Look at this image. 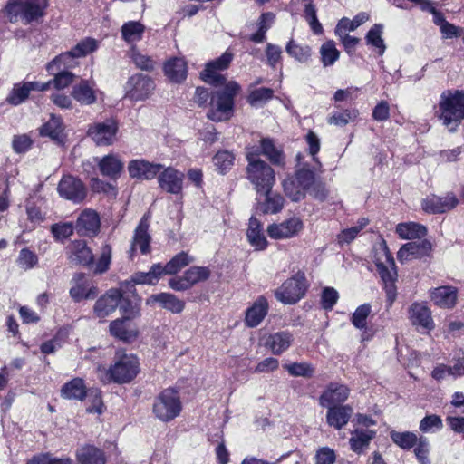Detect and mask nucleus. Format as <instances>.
Returning a JSON list of instances; mask_svg holds the SVG:
<instances>
[{"label": "nucleus", "mask_w": 464, "mask_h": 464, "mask_svg": "<svg viewBox=\"0 0 464 464\" xmlns=\"http://www.w3.org/2000/svg\"><path fill=\"white\" fill-rule=\"evenodd\" d=\"M234 54L227 50L220 57L207 63L201 72V78L207 83L218 89L211 93L209 110L207 116L213 121H225L231 119L234 114L235 98L241 88L235 81H227L220 71L228 68Z\"/></svg>", "instance_id": "obj_1"}, {"label": "nucleus", "mask_w": 464, "mask_h": 464, "mask_svg": "<svg viewBox=\"0 0 464 464\" xmlns=\"http://www.w3.org/2000/svg\"><path fill=\"white\" fill-rule=\"evenodd\" d=\"M435 114L450 131H455L464 120V91H444Z\"/></svg>", "instance_id": "obj_2"}, {"label": "nucleus", "mask_w": 464, "mask_h": 464, "mask_svg": "<svg viewBox=\"0 0 464 464\" xmlns=\"http://www.w3.org/2000/svg\"><path fill=\"white\" fill-rule=\"evenodd\" d=\"M47 6L48 0H8L5 12L11 23L29 24L43 18Z\"/></svg>", "instance_id": "obj_3"}, {"label": "nucleus", "mask_w": 464, "mask_h": 464, "mask_svg": "<svg viewBox=\"0 0 464 464\" xmlns=\"http://www.w3.org/2000/svg\"><path fill=\"white\" fill-rule=\"evenodd\" d=\"M373 260L377 272L385 285L387 298L392 304L396 297L394 282L397 278V272L394 259L384 240L374 247Z\"/></svg>", "instance_id": "obj_4"}, {"label": "nucleus", "mask_w": 464, "mask_h": 464, "mask_svg": "<svg viewBox=\"0 0 464 464\" xmlns=\"http://www.w3.org/2000/svg\"><path fill=\"white\" fill-rule=\"evenodd\" d=\"M248 161L246 167L247 179L255 186L257 193L267 194L276 182L274 169L258 158V154L253 151L246 153Z\"/></svg>", "instance_id": "obj_5"}, {"label": "nucleus", "mask_w": 464, "mask_h": 464, "mask_svg": "<svg viewBox=\"0 0 464 464\" xmlns=\"http://www.w3.org/2000/svg\"><path fill=\"white\" fill-rule=\"evenodd\" d=\"M139 372V362L132 354L116 353L114 364L106 372L109 382L128 383L133 380Z\"/></svg>", "instance_id": "obj_6"}, {"label": "nucleus", "mask_w": 464, "mask_h": 464, "mask_svg": "<svg viewBox=\"0 0 464 464\" xmlns=\"http://www.w3.org/2000/svg\"><path fill=\"white\" fill-rule=\"evenodd\" d=\"M181 401L179 396L173 389H166L155 399L153 413L157 419L168 422L179 415Z\"/></svg>", "instance_id": "obj_7"}, {"label": "nucleus", "mask_w": 464, "mask_h": 464, "mask_svg": "<svg viewBox=\"0 0 464 464\" xmlns=\"http://www.w3.org/2000/svg\"><path fill=\"white\" fill-rule=\"evenodd\" d=\"M98 48V42L93 38H85L78 43L71 51L61 53L53 59L46 65L49 73H54L58 67V63H63L64 67H72L74 64L73 60L86 56L88 53L94 52Z\"/></svg>", "instance_id": "obj_8"}, {"label": "nucleus", "mask_w": 464, "mask_h": 464, "mask_svg": "<svg viewBox=\"0 0 464 464\" xmlns=\"http://www.w3.org/2000/svg\"><path fill=\"white\" fill-rule=\"evenodd\" d=\"M306 288L304 273L299 271L285 280L276 291L275 295L278 301L284 304H295L304 295Z\"/></svg>", "instance_id": "obj_9"}, {"label": "nucleus", "mask_w": 464, "mask_h": 464, "mask_svg": "<svg viewBox=\"0 0 464 464\" xmlns=\"http://www.w3.org/2000/svg\"><path fill=\"white\" fill-rule=\"evenodd\" d=\"M155 89L153 80L146 74L137 73L127 81L124 86V97L132 102L144 101Z\"/></svg>", "instance_id": "obj_10"}, {"label": "nucleus", "mask_w": 464, "mask_h": 464, "mask_svg": "<svg viewBox=\"0 0 464 464\" xmlns=\"http://www.w3.org/2000/svg\"><path fill=\"white\" fill-rule=\"evenodd\" d=\"M118 125L114 120L109 119L102 122L90 125L87 135L98 146L111 145L116 140Z\"/></svg>", "instance_id": "obj_11"}, {"label": "nucleus", "mask_w": 464, "mask_h": 464, "mask_svg": "<svg viewBox=\"0 0 464 464\" xmlns=\"http://www.w3.org/2000/svg\"><path fill=\"white\" fill-rule=\"evenodd\" d=\"M59 195L74 203L82 202L86 197V188L81 179L72 176L62 178L57 188Z\"/></svg>", "instance_id": "obj_12"}, {"label": "nucleus", "mask_w": 464, "mask_h": 464, "mask_svg": "<svg viewBox=\"0 0 464 464\" xmlns=\"http://www.w3.org/2000/svg\"><path fill=\"white\" fill-rule=\"evenodd\" d=\"M162 168L161 164L150 162L143 159L132 160L128 164L130 177L140 180L153 179Z\"/></svg>", "instance_id": "obj_13"}, {"label": "nucleus", "mask_w": 464, "mask_h": 464, "mask_svg": "<svg viewBox=\"0 0 464 464\" xmlns=\"http://www.w3.org/2000/svg\"><path fill=\"white\" fill-rule=\"evenodd\" d=\"M459 203L453 193H448L444 197L430 195L423 199L422 208L427 213L439 214L453 209Z\"/></svg>", "instance_id": "obj_14"}, {"label": "nucleus", "mask_w": 464, "mask_h": 464, "mask_svg": "<svg viewBox=\"0 0 464 464\" xmlns=\"http://www.w3.org/2000/svg\"><path fill=\"white\" fill-rule=\"evenodd\" d=\"M50 87V82L40 83L37 82H24L14 85L6 98V102L14 106L24 102L32 91H45Z\"/></svg>", "instance_id": "obj_15"}, {"label": "nucleus", "mask_w": 464, "mask_h": 464, "mask_svg": "<svg viewBox=\"0 0 464 464\" xmlns=\"http://www.w3.org/2000/svg\"><path fill=\"white\" fill-rule=\"evenodd\" d=\"M122 295L120 290L111 288L102 295L95 303L93 312L98 318H105L119 306Z\"/></svg>", "instance_id": "obj_16"}, {"label": "nucleus", "mask_w": 464, "mask_h": 464, "mask_svg": "<svg viewBox=\"0 0 464 464\" xmlns=\"http://www.w3.org/2000/svg\"><path fill=\"white\" fill-rule=\"evenodd\" d=\"M184 174L173 168H166L159 173L160 187L171 194H179L183 188Z\"/></svg>", "instance_id": "obj_17"}, {"label": "nucleus", "mask_w": 464, "mask_h": 464, "mask_svg": "<svg viewBox=\"0 0 464 464\" xmlns=\"http://www.w3.org/2000/svg\"><path fill=\"white\" fill-rule=\"evenodd\" d=\"M409 319L418 329L431 331L435 327L430 308L420 303H413L409 307Z\"/></svg>", "instance_id": "obj_18"}, {"label": "nucleus", "mask_w": 464, "mask_h": 464, "mask_svg": "<svg viewBox=\"0 0 464 464\" xmlns=\"http://www.w3.org/2000/svg\"><path fill=\"white\" fill-rule=\"evenodd\" d=\"M350 390L347 386L339 383H330L326 390L321 394L319 403L322 407L339 406L344 402L349 396Z\"/></svg>", "instance_id": "obj_19"}, {"label": "nucleus", "mask_w": 464, "mask_h": 464, "mask_svg": "<svg viewBox=\"0 0 464 464\" xmlns=\"http://www.w3.org/2000/svg\"><path fill=\"white\" fill-rule=\"evenodd\" d=\"M430 297L440 308H453L457 303L458 289L451 285H442L430 291Z\"/></svg>", "instance_id": "obj_20"}, {"label": "nucleus", "mask_w": 464, "mask_h": 464, "mask_svg": "<svg viewBox=\"0 0 464 464\" xmlns=\"http://www.w3.org/2000/svg\"><path fill=\"white\" fill-rule=\"evenodd\" d=\"M68 258L72 263L90 266L93 263L94 256L83 240H74L67 246Z\"/></svg>", "instance_id": "obj_21"}, {"label": "nucleus", "mask_w": 464, "mask_h": 464, "mask_svg": "<svg viewBox=\"0 0 464 464\" xmlns=\"http://www.w3.org/2000/svg\"><path fill=\"white\" fill-rule=\"evenodd\" d=\"M431 250V243L424 238L418 237L403 245L398 251V258L409 259L427 256Z\"/></svg>", "instance_id": "obj_22"}, {"label": "nucleus", "mask_w": 464, "mask_h": 464, "mask_svg": "<svg viewBox=\"0 0 464 464\" xmlns=\"http://www.w3.org/2000/svg\"><path fill=\"white\" fill-rule=\"evenodd\" d=\"M155 304L173 314H180L185 308V302L170 293L155 294L147 298V305L151 306Z\"/></svg>", "instance_id": "obj_23"}, {"label": "nucleus", "mask_w": 464, "mask_h": 464, "mask_svg": "<svg viewBox=\"0 0 464 464\" xmlns=\"http://www.w3.org/2000/svg\"><path fill=\"white\" fill-rule=\"evenodd\" d=\"M98 167L102 176L116 180L121 175L124 164L118 155L108 154L99 160Z\"/></svg>", "instance_id": "obj_24"}, {"label": "nucleus", "mask_w": 464, "mask_h": 464, "mask_svg": "<svg viewBox=\"0 0 464 464\" xmlns=\"http://www.w3.org/2000/svg\"><path fill=\"white\" fill-rule=\"evenodd\" d=\"M326 422L329 426L341 430L349 421L353 415V409L349 405L326 407Z\"/></svg>", "instance_id": "obj_25"}, {"label": "nucleus", "mask_w": 464, "mask_h": 464, "mask_svg": "<svg viewBox=\"0 0 464 464\" xmlns=\"http://www.w3.org/2000/svg\"><path fill=\"white\" fill-rule=\"evenodd\" d=\"M110 333L124 342H130L138 335V331L130 323L129 316L112 321L110 324Z\"/></svg>", "instance_id": "obj_26"}, {"label": "nucleus", "mask_w": 464, "mask_h": 464, "mask_svg": "<svg viewBox=\"0 0 464 464\" xmlns=\"http://www.w3.org/2000/svg\"><path fill=\"white\" fill-rule=\"evenodd\" d=\"M268 312V302L264 296H259L246 311L245 322L249 327L257 326Z\"/></svg>", "instance_id": "obj_27"}, {"label": "nucleus", "mask_w": 464, "mask_h": 464, "mask_svg": "<svg viewBox=\"0 0 464 464\" xmlns=\"http://www.w3.org/2000/svg\"><path fill=\"white\" fill-rule=\"evenodd\" d=\"M88 394L83 379L73 378L62 386L61 397L66 400L83 401Z\"/></svg>", "instance_id": "obj_28"}, {"label": "nucleus", "mask_w": 464, "mask_h": 464, "mask_svg": "<svg viewBox=\"0 0 464 464\" xmlns=\"http://www.w3.org/2000/svg\"><path fill=\"white\" fill-rule=\"evenodd\" d=\"M76 458L79 464H105L104 452L92 446L84 445L77 450Z\"/></svg>", "instance_id": "obj_29"}, {"label": "nucleus", "mask_w": 464, "mask_h": 464, "mask_svg": "<svg viewBox=\"0 0 464 464\" xmlns=\"http://www.w3.org/2000/svg\"><path fill=\"white\" fill-rule=\"evenodd\" d=\"M101 220L98 213L92 209H84L78 217L75 228L85 232H97L100 228Z\"/></svg>", "instance_id": "obj_30"}, {"label": "nucleus", "mask_w": 464, "mask_h": 464, "mask_svg": "<svg viewBox=\"0 0 464 464\" xmlns=\"http://www.w3.org/2000/svg\"><path fill=\"white\" fill-rule=\"evenodd\" d=\"M144 32L145 26L138 21L126 22L121 28L122 39L131 47L142 39Z\"/></svg>", "instance_id": "obj_31"}, {"label": "nucleus", "mask_w": 464, "mask_h": 464, "mask_svg": "<svg viewBox=\"0 0 464 464\" xmlns=\"http://www.w3.org/2000/svg\"><path fill=\"white\" fill-rule=\"evenodd\" d=\"M164 71L169 80L180 82L187 77V63L183 58H172L165 63Z\"/></svg>", "instance_id": "obj_32"}, {"label": "nucleus", "mask_w": 464, "mask_h": 464, "mask_svg": "<svg viewBox=\"0 0 464 464\" xmlns=\"http://www.w3.org/2000/svg\"><path fill=\"white\" fill-rule=\"evenodd\" d=\"M194 257L189 256L188 252L181 251L175 255L165 266L161 265V272L163 275H176L182 268L194 262Z\"/></svg>", "instance_id": "obj_33"}, {"label": "nucleus", "mask_w": 464, "mask_h": 464, "mask_svg": "<svg viewBox=\"0 0 464 464\" xmlns=\"http://www.w3.org/2000/svg\"><path fill=\"white\" fill-rule=\"evenodd\" d=\"M72 95L77 102L84 105L92 104L96 101L93 85L88 81H82L74 85Z\"/></svg>", "instance_id": "obj_34"}, {"label": "nucleus", "mask_w": 464, "mask_h": 464, "mask_svg": "<svg viewBox=\"0 0 464 464\" xmlns=\"http://www.w3.org/2000/svg\"><path fill=\"white\" fill-rule=\"evenodd\" d=\"M293 341V336L288 332H278L270 334L266 340L268 346L274 354H280L287 350Z\"/></svg>", "instance_id": "obj_35"}, {"label": "nucleus", "mask_w": 464, "mask_h": 464, "mask_svg": "<svg viewBox=\"0 0 464 464\" xmlns=\"http://www.w3.org/2000/svg\"><path fill=\"white\" fill-rule=\"evenodd\" d=\"M295 180L299 184V189H304L305 192L310 191L314 197L324 198L325 195L324 193L319 194L314 191L313 188L314 184V173L312 169H307L305 165L301 167L295 173Z\"/></svg>", "instance_id": "obj_36"}, {"label": "nucleus", "mask_w": 464, "mask_h": 464, "mask_svg": "<svg viewBox=\"0 0 464 464\" xmlns=\"http://www.w3.org/2000/svg\"><path fill=\"white\" fill-rule=\"evenodd\" d=\"M376 432L372 430L356 429L349 440L353 451L361 453L370 444V441L375 437Z\"/></svg>", "instance_id": "obj_37"}, {"label": "nucleus", "mask_w": 464, "mask_h": 464, "mask_svg": "<svg viewBox=\"0 0 464 464\" xmlns=\"http://www.w3.org/2000/svg\"><path fill=\"white\" fill-rule=\"evenodd\" d=\"M45 201L42 198L34 197L28 199L26 203V213L28 219L34 223L38 224L45 218Z\"/></svg>", "instance_id": "obj_38"}, {"label": "nucleus", "mask_w": 464, "mask_h": 464, "mask_svg": "<svg viewBox=\"0 0 464 464\" xmlns=\"http://www.w3.org/2000/svg\"><path fill=\"white\" fill-rule=\"evenodd\" d=\"M163 276L161 272V264L157 263L151 266L148 272H136L132 275L136 285H156Z\"/></svg>", "instance_id": "obj_39"}, {"label": "nucleus", "mask_w": 464, "mask_h": 464, "mask_svg": "<svg viewBox=\"0 0 464 464\" xmlns=\"http://www.w3.org/2000/svg\"><path fill=\"white\" fill-rule=\"evenodd\" d=\"M285 52L295 61L305 63L312 56V49L307 44H299L294 40H290L286 46Z\"/></svg>", "instance_id": "obj_40"}, {"label": "nucleus", "mask_w": 464, "mask_h": 464, "mask_svg": "<svg viewBox=\"0 0 464 464\" xmlns=\"http://www.w3.org/2000/svg\"><path fill=\"white\" fill-rule=\"evenodd\" d=\"M319 53L321 63L324 67L332 66L340 57V52L333 40L324 43L320 47Z\"/></svg>", "instance_id": "obj_41"}, {"label": "nucleus", "mask_w": 464, "mask_h": 464, "mask_svg": "<svg viewBox=\"0 0 464 464\" xmlns=\"http://www.w3.org/2000/svg\"><path fill=\"white\" fill-rule=\"evenodd\" d=\"M150 234H135L129 250V257L133 259L138 251L142 255L149 254L150 252Z\"/></svg>", "instance_id": "obj_42"}, {"label": "nucleus", "mask_w": 464, "mask_h": 464, "mask_svg": "<svg viewBox=\"0 0 464 464\" xmlns=\"http://www.w3.org/2000/svg\"><path fill=\"white\" fill-rule=\"evenodd\" d=\"M62 120L59 117L52 116L40 129L42 136H46L53 140L60 141L63 134Z\"/></svg>", "instance_id": "obj_43"}, {"label": "nucleus", "mask_w": 464, "mask_h": 464, "mask_svg": "<svg viewBox=\"0 0 464 464\" xmlns=\"http://www.w3.org/2000/svg\"><path fill=\"white\" fill-rule=\"evenodd\" d=\"M383 25L381 24H375L367 33L365 40L367 44L378 50L380 55H382L385 52L386 46L382 39Z\"/></svg>", "instance_id": "obj_44"}, {"label": "nucleus", "mask_w": 464, "mask_h": 464, "mask_svg": "<svg viewBox=\"0 0 464 464\" xmlns=\"http://www.w3.org/2000/svg\"><path fill=\"white\" fill-rule=\"evenodd\" d=\"M261 150L262 153L267 157V159L273 163L282 165L284 163L285 157L282 150L277 148L272 140L262 139L261 140Z\"/></svg>", "instance_id": "obj_45"}, {"label": "nucleus", "mask_w": 464, "mask_h": 464, "mask_svg": "<svg viewBox=\"0 0 464 464\" xmlns=\"http://www.w3.org/2000/svg\"><path fill=\"white\" fill-rule=\"evenodd\" d=\"M369 19L370 15L365 12L357 14L352 20L343 17L338 22L335 30L338 32H353Z\"/></svg>", "instance_id": "obj_46"}, {"label": "nucleus", "mask_w": 464, "mask_h": 464, "mask_svg": "<svg viewBox=\"0 0 464 464\" xmlns=\"http://www.w3.org/2000/svg\"><path fill=\"white\" fill-rule=\"evenodd\" d=\"M57 71L54 73H52L54 75V78L53 81H49L51 84H53V86L58 89H64L65 87L69 86L74 80V74L65 71L63 69H66L67 67H64V63H57Z\"/></svg>", "instance_id": "obj_47"}, {"label": "nucleus", "mask_w": 464, "mask_h": 464, "mask_svg": "<svg viewBox=\"0 0 464 464\" xmlns=\"http://www.w3.org/2000/svg\"><path fill=\"white\" fill-rule=\"evenodd\" d=\"M358 114L359 112L356 109H345L333 112L328 117L327 121L331 125L345 126L349 122L353 121L357 118Z\"/></svg>", "instance_id": "obj_48"}, {"label": "nucleus", "mask_w": 464, "mask_h": 464, "mask_svg": "<svg viewBox=\"0 0 464 464\" xmlns=\"http://www.w3.org/2000/svg\"><path fill=\"white\" fill-rule=\"evenodd\" d=\"M235 156L228 150H220L213 158L216 169L221 173H227L234 165Z\"/></svg>", "instance_id": "obj_49"}, {"label": "nucleus", "mask_w": 464, "mask_h": 464, "mask_svg": "<svg viewBox=\"0 0 464 464\" xmlns=\"http://www.w3.org/2000/svg\"><path fill=\"white\" fill-rule=\"evenodd\" d=\"M184 276L191 288L196 284L208 280L210 276V270L205 266H191L185 271Z\"/></svg>", "instance_id": "obj_50"}, {"label": "nucleus", "mask_w": 464, "mask_h": 464, "mask_svg": "<svg viewBox=\"0 0 464 464\" xmlns=\"http://www.w3.org/2000/svg\"><path fill=\"white\" fill-rule=\"evenodd\" d=\"M390 436L393 443L403 450L411 449L418 441L417 436L410 431L399 432L392 430Z\"/></svg>", "instance_id": "obj_51"}, {"label": "nucleus", "mask_w": 464, "mask_h": 464, "mask_svg": "<svg viewBox=\"0 0 464 464\" xmlns=\"http://www.w3.org/2000/svg\"><path fill=\"white\" fill-rule=\"evenodd\" d=\"M283 188L286 196L293 201L301 200L306 193L304 189H299L300 186L295 177L285 179L283 181Z\"/></svg>", "instance_id": "obj_52"}, {"label": "nucleus", "mask_w": 464, "mask_h": 464, "mask_svg": "<svg viewBox=\"0 0 464 464\" xmlns=\"http://www.w3.org/2000/svg\"><path fill=\"white\" fill-rule=\"evenodd\" d=\"M26 464H72L70 458H57L52 453H42L34 456Z\"/></svg>", "instance_id": "obj_53"}, {"label": "nucleus", "mask_w": 464, "mask_h": 464, "mask_svg": "<svg viewBox=\"0 0 464 464\" xmlns=\"http://www.w3.org/2000/svg\"><path fill=\"white\" fill-rule=\"evenodd\" d=\"M372 308L369 304L358 306L352 316V324L358 329L366 327V320L371 314Z\"/></svg>", "instance_id": "obj_54"}, {"label": "nucleus", "mask_w": 464, "mask_h": 464, "mask_svg": "<svg viewBox=\"0 0 464 464\" xmlns=\"http://www.w3.org/2000/svg\"><path fill=\"white\" fill-rule=\"evenodd\" d=\"M273 90L270 88H258L251 92L248 102L253 106L261 105L273 97Z\"/></svg>", "instance_id": "obj_55"}, {"label": "nucleus", "mask_w": 464, "mask_h": 464, "mask_svg": "<svg viewBox=\"0 0 464 464\" xmlns=\"http://www.w3.org/2000/svg\"><path fill=\"white\" fill-rule=\"evenodd\" d=\"M111 261V247L110 245L105 244L102 247L101 256L98 259L94 272L96 274H103L109 269Z\"/></svg>", "instance_id": "obj_56"}, {"label": "nucleus", "mask_w": 464, "mask_h": 464, "mask_svg": "<svg viewBox=\"0 0 464 464\" xmlns=\"http://www.w3.org/2000/svg\"><path fill=\"white\" fill-rule=\"evenodd\" d=\"M305 141L308 145L309 154L312 156L313 161L314 162V169H315L317 166L321 165L316 158V154L320 150V139L314 131L310 130L305 136Z\"/></svg>", "instance_id": "obj_57"}, {"label": "nucleus", "mask_w": 464, "mask_h": 464, "mask_svg": "<svg viewBox=\"0 0 464 464\" xmlns=\"http://www.w3.org/2000/svg\"><path fill=\"white\" fill-rule=\"evenodd\" d=\"M90 186L92 191L97 193H105L111 197H116L117 190L116 188L99 178H92L90 182Z\"/></svg>", "instance_id": "obj_58"}, {"label": "nucleus", "mask_w": 464, "mask_h": 464, "mask_svg": "<svg viewBox=\"0 0 464 464\" xmlns=\"http://www.w3.org/2000/svg\"><path fill=\"white\" fill-rule=\"evenodd\" d=\"M415 445L416 448L414 450V453L420 464H430L428 458L430 452V444L428 440L425 437H420L418 439V441Z\"/></svg>", "instance_id": "obj_59"}, {"label": "nucleus", "mask_w": 464, "mask_h": 464, "mask_svg": "<svg viewBox=\"0 0 464 464\" xmlns=\"http://www.w3.org/2000/svg\"><path fill=\"white\" fill-rule=\"evenodd\" d=\"M266 198L265 202V211L270 213L279 212L284 206V198L278 194H265Z\"/></svg>", "instance_id": "obj_60"}, {"label": "nucleus", "mask_w": 464, "mask_h": 464, "mask_svg": "<svg viewBox=\"0 0 464 464\" xmlns=\"http://www.w3.org/2000/svg\"><path fill=\"white\" fill-rule=\"evenodd\" d=\"M286 370L292 376L311 377L314 373L313 367L305 362H295L286 366Z\"/></svg>", "instance_id": "obj_61"}, {"label": "nucleus", "mask_w": 464, "mask_h": 464, "mask_svg": "<svg viewBox=\"0 0 464 464\" xmlns=\"http://www.w3.org/2000/svg\"><path fill=\"white\" fill-rule=\"evenodd\" d=\"M32 143L33 141L28 135H16L13 138L12 148L16 153H24L30 150Z\"/></svg>", "instance_id": "obj_62"}, {"label": "nucleus", "mask_w": 464, "mask_h": 464, "mask_svg": "<svg viewBox=\"0 0 464 464\" xmlns=\"http://www.w3.org/2000/svg\"><path fill=\"white\" fill-rule=\"evenodd\" d=\"M130 56L137 67L142 70H150L153 68V61L138 52L135 46L130 48Z\"/></svg>", "instance_id": "obj_63"}, {"label": "nucleus", "mask_w": 464, "mask_h": 464, "mask_svg": "<svg viewBox=\"0 0 464 464\" xmlns=\"http://www.w3.org/2000/svg\"><path fill=\"white\" fill-rule=\"evenodd\" d=\"M336 456L334 450L328 447L320 448L315 455L316 464H334Z\"/></svg>", "instance_id": "obj_64"}]
</instances>
